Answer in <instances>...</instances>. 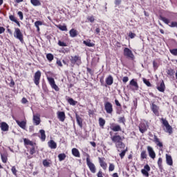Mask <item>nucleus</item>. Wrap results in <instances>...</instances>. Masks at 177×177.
Listing matches in <instances>:
<instances>
[{
    "instance_id": "obj_1",
    "label": "nucleus",
    "mask_w": 177,
    "mask_h": 177,
    "mask_svg": "<svg viewBox=\"0 0 177 177\" xmlns=\"http://www.w3.org/2000/svg\"><path fill=\"white\" fill-rule=\"evenodd\" d=\"M86 164L91 172H92V174H96V166H95V164H93V162H91L89 155H88V157L86 158Z\"/></svg>"
},
{
    "instance_id": "obj_2",
    "label": "nucleus",
    "mask_w": 177,
    "mask_h": 177,
    "mask_svg": "<svg viewBox=\"0 0 177 177\" xmlns=\"http://www.w3.org/2000/svg\"><path fill=\"white\" fill-rule=\"evenodd\" d=\"M14 37L15 38H17V39H19L20 42H23L24 41L23 38V33H21V31L19 29V28H15Z\"/></svg>"
},
{
    "instance_id": "obj_3",
    "label": "nucleus",
    "mask_w": 177,
    "mask_h": 177,
    "mask_svg": "<svg viewBox=\"0 0 177 177\" xmlns=\"http://www.w3.org/2000/svg\"><path fill=\"white\" fill-rule=\"evenodd\" d=\"M161 121H162V124L166 128V132H167V133H169V135H171V133H172V127L169 125L168 120H167V119L162 118Z\"/></svg>"
},
{
    "instance_id": "obj_4",
    "label": "nucleus",
    "mask_w": 177,
    "mask_h": 177,
    "mask_svg": "<svg viewBox=\"0 0 177 177\" xmlns=\"http://www.w3.org/2000/svg\"><path fill=\"white\" fill-rule=\"evenodd\" d=\"M104 110L107 114H113V104H111L110 102H104Z\"/></svg>"
},
{
    "instance_id": "obj_5",
    "label": "nucleus",
    "mask_w": 177,
    "mask_h": 177,
    "mask_svg": "<svg viewBox=\"0 0 177 177\" xmlns=\"http://www.w3.org/2000/svg\"><path fill=\"white\" fill-rule=\"evenodd\" d=\"M111 139L115 145H117V143H120L124 140V138H122L120 135H117V133H115V136H111Z\"/></svg>"
},
{
    "instance_id": "obj_6",
    "label": "nucleus",
    "mask_w": 177,
    "mask_h": 177,
    "mask_svg": "<svg viewBox=\"0 0 177 177\" xmlns=\"http://www.w3.org/2000/svg\"><path fill=\"white\" fill-rule=\"evenodd\" d=\"M41 80V71H37L34 75V79L33 81L35 84V85H37V86H38V85H39V81Z\"/></svg>"
},
{
    "instance_id": "obj_7",
    "label": "nucleus",
    "mask_w": 177,
    "mask_h": 177,
    "mask_svg": "<svg viewBox=\"0 0 177 177\" xmlns=\"http://www.w3.org/2000/svg\"><path fill=\"white\" fill-rule=\"evenodd\" d=\"M47 80H48L51 88H53V89H55V91L58 92L59 88V86H57V85H56V83L55 82V79H53V77H47Z\"/></svg>"
},
{
    "instance_id": "obj_8",
    "label": "nucleus",
    "mask_w": 177,
    "mask_h": 177,
    "mask_svg": "<svg viewBox=\"0 0 177 177\" xmlns=\"http://www.w3.org/2000/svg\"><path fill=\"white\" fill-rule=\"evenodd\" d=\"M70 60L72 64H81V57L78 55L71 56Z\"/></svg>"
},
{
    "instance_id": "obj_9",
    "label": "nucleus",
    "mask_w": 177,
    "mask_h": 177,
    "mask_svg": "<svg viewBox=\"0 0 177 177\" xmlns=\"http://www.w3.org/2000/svg\"><path fill=\"white\" fill-rule=\"evenodd\" d=\"M110 129H111V131H113V132H120L122 131L121 126H120V124H116L115 123L111 124Z\"/></svg>"
},
{
    "instance_id": "obj_10",
    "label": "nucleus",
    "mask_w": 177,
    "mask_h": 177,
    "mask_svg": "<svg viewBox=\"0 0 177 177\" xmlns=\"http://www.w3.org/2000/svg\"><path fill=\"white\" fill-rule=\"evenodd\" d=\"M124 56H127V57H129L130 59H133V57H134L132 50H131L128 48H125L124 49Z\"/></svg>"
},
{
    "instance_id": "obj_11",
    "label": "nucleus",
    "mask_w": 177,
    "mask_h": 177,
    "mask_svg": "<svg viewBox=\"0 0 177 177\" xmlns=\"http://www.w3.org/2000/svg\"><path fill=\"white\" fill-rule=\"evenodd\" d=\"M151 109L153 113L155 114V115H156L157 117L160 115V112H158V110H160V107H158V106H157L154 103H152Z\"/></svg>"
},
{
    "instance_id": "obj_12",
    "label": "nucleus",
    "mask_w": 177,
    "mask_h": 177,
    "mask_svg": "<svg viewBox=\"0 0 177 177\" xmlns=\"http://www.w3.org/2000/svg\"><path fill=\"white\" fill-rule=\"evenodd\" d=\"M147 151L149 153V156L151 158L154 160L156 158V152H154V150L153 149V147L148 146L147 147Z\"/></svg>"
},
{
    "instance_id": "obj_13",
    "label": "nucleus",
    "mask_w": 177,
    "mask_h": 177,
    "mask_svg": "<svg viewBox=\"0 0 177 177\" xmlns=\"http://www.w3.org/2000/svg\"><path fill=\"white\" fill-rule=\"evenodd\" d=\"M150 171V166L149 165H146L144 167V169L141 170V172L144 176L149 177V172Z\"/></svg>"
},
{
    "instance_id": "obj_14",
    "label": "nucleus",
    "mask_w": 177,
    "mask_h": 177,
    "mask_svg": "<svg viewBox=\"0 0 177 177\" xmlns=\"http://www.w3.org/2000/svg\"><path fill=\"white\" fill-rule=\"evenodd\" d=\"M129 85L133 86L132 91H138L139 85L138 84V82L135 81V79H133L130 81Z\"/></svg>"
},
{
    "instance_id": "obj_15",
    "label": "nucleus",
    "mask_w": 177,
    "mask_h": 177,
    "mask_svg": "<svg viewBox=\"0 0 177 177\" xmlns=\"http://www.w3.org/2000/svg\"><path fill=\"white\" fill-rule=\"evenodd\" d=\"M0 128L3 132H8L9 131V125L5 122L0 123Z\"/></svg>"
},
{
    "instance_id": "obj_16",
    "label": "nucleus",
    "mask_w": 177,
    "mask_h": 177,
    "mask_svg": "<svg viewBox=\"0 0 177 177\" xmlns=\"http://www.w3.org/2000/svg\"><path fill=\"white\" fill-rule=\"evenodd\" d=\"M99 162L100 165V167L103 168L104 170L107 169V163L104 162L105 158H98Z\"/></svg>"
},
{
    "instance_id": "obj_17",
    "label": "nucleus",
    "mask_w": 177,
    "mask_h": 177,
    "mask_svg": "<svg viewBox=\"0 0 177 177\" xmlns=\"http://www.w3.org/2000/svg\"><path fill=\"white\" fill-rule=\"evenodd\" d=\"M17 125L20 127L22 129H26V127L27 126V120L19 121L17 120H15Z\"/></svg>"
},
{
    "instance_id": "obj_18",
    "label": "nucleus",
    "mask_w": 177,
    "mask_h": 177,
    "mask_svg": "<svg viewBox=\"0 0 177 177\" xmlns=\"http://www.w3.org/2000/svg\"><path fill=\"white\" fill-rule=\"evenodd\" d=\"M115 145V147L118 150V151H121V150H122V149H125V144H124V142H122V141H121L120 142H118Z\"/></svg>"
},
{
    "instance_id": "obj_19",
    "label": "nucleus",
    "mask_w": 177,
    "mask_h": 177,
    "mask_svg": "<svg viewBox=\"0 0 177 177\" xmlns=\"http://www.w3.org/2000/svg\"><path fill=\"white\" fill-rule=\"evenodd\" d=\"M139 131L141 132V133H145L146 131H147V126H146V124L141 123L139 125Z\"/></svg>"
},
{
    "instance_id": "obj_20",
    "label": "nucleus",
    "mask_w": 177,
    "mask_h": 177,
    "mask_svg": "<svg viewBox=\"0 0 177 177\" xmlns=\"http://www.w3.org/2000/svg\"><path fill=\"white\" fill-rule=\"evenodd\" d=\"M48 147H50V149H55L57 147V144L53 140H50V141H48Z\"/></svg>"
},
{
    "instance_id": "obj_21",
    "label": "nucleus",
    "mask_w": 177,
    "mask_h": 177,
    "mask_svg": "<svg viewBox=\"0 0 177 177\" xmlns=\"http://www.w3.org/2000/svg\"><path fill=\"white\" fill-rule=\"evenodd\" d=\"M33 123L36 125H39V124H41V118H39V115H33Z\"/></svg>"
},
{
    "instance_id": "obj_22",
    "label": "nucleus",
    "mask_w": 177,
    "mask_h": 177,
    "mask_svg": "<svg viewBox=\"0 0 177 177\" xmlns=\"http://www.w3.org/2000/svg\"><path fill=\"white\" fill-rule=\"evenodd\" d=\"M58 118L59 119V121H62L63 122L64 120H66V113L63 111H59L57 113Z\"/></svg>"
},
{
    "instance_id": "obj_23",
    "label": "nucleus",
    "mask_w": 177,
    "mask_h": 177,
    "mask_svg": "<svg viewBox=\"0 0 177 177\" xmlns=\"http://www.w3.org/2000/svg\"><path fill=\"white\" fill-rule=\"evenodd\" d=\"M166 162L167 165H173L174 161L172 160V157L170 155L166 154Z\"/></svg>"
},
{
    "instance_id": "obj_24",
    "label": "nucleus",
    "mask_w": 177,
    "mask_h": 177,
    "mask_svg": "<svg viewBox=\"0 0 177 177\" xmlns=\"http://www.w3.org/2000/svg\"><path fill=\"white\" fill-rule=\"evenodd\" d=\"M157 89L159 92H164L165 91V84L164 83V80H162L160 84L157 87Z\"/></svg>"
},
{
    "instance_id": "obj_25",
    "label": "nucleus",
    "mask_w": 177,
    "mask_h": 177,
    "mask_svg": "<svg viewBox=\"0 0 177 177\" xmlns=\"http://www.w3.org/2000/svg\"><path fill=\"white\" fill-rule=\"evenodd\" d=\"M153 142L159 147H162V142L160 141V139L158 138V137H157V136H153Z\"/></svg>"
},
{
    "instance_id": "obj_26",
    "label": "nucleus",
    "mask_w": 177,
    "mask_h": 177,
    "mask_svg": "<svg viewBox=\"0 0 177 177\" xmlns=\"http://www.w3.org/2000/svg\"><path fill=\"white\" fill-rule=\"evenodd\" d=\"M72 154L75 157H77V158L81 157V155L80 153V151H78V149L77 148L72 149Z\"/></svg>"
},
{
    "instance_id": "obj_27",
    "label": "nucleus",
    "mask_w": 177,
    "mask_h": 177,
    "mask_svg": "<svg viewBox=\"0 0 177 177\" xmlns=\"http://www.w3.org/2000/svg\"><path fill=\"white\" fill-rule=\"evenodd\" d=\"M69 34L72 38H75L78 35V32L77 30L73 28L69 31Z\"/></svg>"
},
{
    "instance_id": "obj_28",
    "label": "nucleus",
    "mask_w": 177,
    "mask_h": 177,
    "mask_svg": "<svg viewBox=\"0 0 177 177\" xmlns=\"http://www.w3.org/2000/svg\"><path fill=\"white\" fill-rule=\"evenodd\" d=\"M113 82H114V79H113V76L109 75L106 79V84L110 86V85H113Z\"/></svg>"
},
{
    "instance_id": "obj_29",
    "label": "nucleus",
    "mask_w": 177,
    "mask_h": 177,
    "mask_svg": "<svg viewBox=\"0 0 177 177\" xmlns=\"http://www.w3.org/2000/svg\"><path fill=\"white\" fill-rule=\"evenodd\" d=\"M43 165L44 167H46V168H48V167H50L52 165V161L50 160H43Z\"/></svg>"
},
{
    "instance_id": "obj_30",
    "label": "nucleus",
    "mask_w": 177,
    "mask_h": 177,
    "mask_svg": "<svg viewBox=\"0 0 177 177\" xmlns=\"http://www.w3.org/2000/svg\"><path fill=\"white\" fill-rule=\"evenodd\" d=\"M76 121L79 127H80V128H82V118L80 117V115H78V114L77 113H76Z\"/></svg>"
},
{
    "instance_id": "obj_31",
    "label": "nucleus",
    "mask_w": 177,
    "mask_h": 177,
    "mask_svg": "<svg viewBox=\"0 0 177 177\" xmlns=\"http://www.w3.org/2000/svg\"><path fill=\"white\" fill-rule=\"evenodd\" d=\"M41 137L40 139H41L42 142H45V140L46 139V135H45V130L41 129L39 131Z\"/></svg>"
},
{
    "instance_id": "obj_32",
    "label": "nucleus",
    "mask_w": 177,
    "mask_h": 177,
    "mask_svg": "<svg viewBox=\"0 0 177 177\" xmlns=\"http://www.w3.org/2000/svg\"><path fill=\"white\" fill-rule=\"evenodd\" d=\"M160 19L162 20V21H163L165 24H169V23H171V21H169L168 18H166L161 15L160 16Z\"/></svg>"
},
{
    "instance_id": "obj_33",
    "label": "nucleus",
    "mask_w": 177,
    "mask_h": 177,
    "mask_svg": "<svg viewBox=\"0 0 177 177\" xmlns=\"http://www.w3.org/2000/svg\"><path fill=\"white\" fill-rule=\"evenodd\" d=\"M30 3L33 6H41V1L39 0H30Z\"/></svg>"
},
{
    "instance_id": "obj_34",
    "label": "nucleus",
    "mask_w": 177,
    "mask_h": 177,
    "mask_svg": "<svg viewBox=\"0 0 177 177\" xmlns=\"http://www.w3.org/2000/svg\"><path fill=\"white\" fill-rule=\"evenodd\" d=\"M24 145H27L29 146H34V142H32V141H31L27 138L24 139Z\"/></svg>"
},
{
    "instance_id": "obj_35",
    "label": "nucleus",
    "mask_w": 177,
    "mask_h": 177,
    "mask_svg": "<svg viewBox=\"0 0 177 177\" xmlns=\"http://www.w3.org/2000/svg\"><path fill=\"white\" fill-rule=\"evenodd\" d=\"M83 44H84L86 46H88L89 48H92L93 46H95V44L91 43V41H84Z\"/></svg>"
},
{
    "instance_id": "obj_36",
    "label": "nucleus",
    "mask_w": 177,
    "mask_h": 177,
    "mask_svg": "<svg viewBox=\"0 0 177 177\" xmlns=\"http://www.w3.org/2000/svg\"><path fill=\"white\" fill-rule=\"evenodd\" d=\"M68 103L71 104V106H75L78 103V102L74 100L73 98L68 99Z\"/></svg>"
},
{
    "instance_id": "obj_37",
    "label": "nucleus",
    "mask_w": 177,
    "mask_h": 177,
    "mask_svg": "<svg viewBox=\"0 0 177 177\" xmlns=\"http://www.w3.org/2000/svg\"><path fill=\"white\" fill-rule=\"evenodd\" d=\"M147 158V153H146V151H142L140 154V159L145 160Z\"/></svg>"
},
{
    "instance_id": "obj_38",
    "label": "nucleus",
    "mask_w": 177,
    "mask_h": 177,
    "mask_svg": "<svg viewBox=\"0 0 177 177\" xmlns=\"http://www.w3.org/2000/svg\"><path fill=\"white\" fill-rule=\"evenodd\" d=\"M99 124H100V127H104V124H106V120H104V119L102 118H100Z\"/></svg>"
},
{
    "instance_id": "obj_39",
    "label": "nucleus",
    "mask_w": 177,
    "mask_h": 177,
    "mask_svg": "<svg viewBox=\"0 0 177 177\" xmlns=\"http://www.w3.org/2000/svg\"><path fill=\"white\" fill-rule=\"evenodd\" d=\"M58 158L59 161H64L66 159V155L64 153H59L58 155Z\"/></svg>"
},
{
    "instance_id": "obj_40",
    "label": "nucleus",
    "mask_w": 177,
    "mask_h": 177,
    "mask_svg": "<svg viewBox=\"0 0 177 177\" xmlns=\"http://www.w3.org/2000/svg\"><path fill=\"white\" fill-rule=\"evenodd\" d=\"M158 165L159 169H162V158H158Z\"/></svg>"
},
{
    "instance_id": "obj_41",
    "label": "nucleus",
    "mask_w": 177,
    "mask_h": 177,
    "mask_svg": "<svg viewBox=\"0 0 177 177\" xmlns=\"http://www.w3.org/2000/svg\"><path fill=\"white\" fill-rule=\"evenodd\" d=\"M127 151H128L127 149H124L123 151H122L120 153H119L120 158H124V157H125V154L127 153Z\"/></svg>"
},
{
    "instance_id": "obj_42",
    "label": "nucleus",
    "mask_w": 177,
    "mask_h": 177,
    "mask_svg": "<svg viewBox=\"0 0 177 177\" xmlns=\"http://www.w3.org/2000/svg\"><path fill=\"white\" fill-rule=\"evenodd\" d=\"M58 28L59 30H61V31H67V26L66 25H59Z\"/></svg>"
},
{
    "instance_id": "obj_43",
    "label": "nucleus",
    "mask_w": 177,
    "mask_h": 177,
    "mask_svg": "<svg viewBox=\"0 0 177 177\" xmlns=\"http://www.w3.org/2000/svg\"><path fill=\"white\" fill-rule=\"evenodd\" d=\"M46 58L49 62H52V60H53V55L48 53L46 55Z\"/></svg>"
},
{
    "instance_id": "obj_44",
    "label": "nucleus",
    "mask_w": 177,
    "mask_h": 177,
    "mask_svg": "<svg viewBox=\"0 0 177 177\" xmlns=\"http://www.w3.org/2000/svg\"><path fill=\"white\" fill-rule=\"evenodd\" d=\"M1 160H2L3 162H4V164H6V162H7V161H8V158L6 157V156L1 153Z\"/></svg>"
},
{
    "instance_id": "obj_45",
    "label": "nucleus",
    "mask_w": 177,
    "mask_h": 177,
    "mask_svg": "<svg viewBox=\"0 0 177 177\" xmlns=\"http://www.w3.org/2000/svg\"><path fill=\"white\" fill-rule=\"evenodd\" d=\"M119 122L125 125V117L123 116V117L119 118Z\"/></svg>"
},
{
    "instance_id": "obj_46",
    "label": "nucleus",
    "mask_w": 177,
    "mask_h": 177,
    "mask_svg": "<svg viewBox=\"0 0 177 177\" xmlns=\"http://www.w3.org/2000/svg\"><path fill=\"white\" fill-rule=\"evenodd\" d=\"M143 82L144 84H145V85H147V86H151V84L150 83V82L146 79H143Z\"/></svg>"
},
{
    "instance_id": "obj_47",
    "label": "nucleus",
    "mask_w": 177,
    "mask_h": 177,
    "mask_svg": "<svg viewBox=\"0 0 177 177\" xmlns=\"http://www.w3.org/2000/svg\"><path fill=\"white\" fill-rule=\"evenodd\" d=\"M169 27L174 28L176 27L177 28V22L176 21H172L170 24H169Z\"/></svg>"
},
{
    "instance_id": "obj_48",
    "label": "nucleus",
    "mask_w": 177,
    "mask_h": 177,
    "mask_svg": "<svg viewBox=\"0 0 177 177\" xmlns=\"http://www.w3.org/2000/svg\"><path fill=\"white\" fill-rule=\"evenodd\" d=\"M9 19L11 21H14V23H15L17 21V19L15 18V15H10Z\"/></svg>"
},
{
    "instance_id": "obj_49",
    "label": "nucleus",
    "mask_w": 177,
    "mask_h": 177,
    "mask_svg": "<svg viewBox=\"0 0 177 177\" xmlns=\"http://www.w3.org/2000/svg\"><path fill=\"white\" fill-rule=\"evenodd\" d=\"M11 171H12L13 175H15V176H16V175H17V170L16 169V167L13 166L11 169Z\"/></svg>"
},
{
    "instance_id": "obj_50",
    "label": "nucleus",
    "mask_w": 177,
    "mask_h": 177,
    "mask_svg": "<svg viewBox=\"0 0 177 177\" xmlns=\"http://www.w3.org/2000/svg\"><path fill=\"white\" fill-rule=\"evenodd\" d=\"M170 53H171V55H174V56H177V48L170 50Z\"/></svg>"
},
{
    "instance_id": "obj_51",
    "label": "nucleus",
    "mask_w": 177,
    "mask_h": 177,
    "mask_svg": "<svg viewBox=\"0 0 177 177\" xmlns=\"http://www.w3.org/2000/svg\"><path fill=\"white\" fill-rule=\"evenodd\" d=\"M58 45L59 46H67V44H66L64 41H58Z\"/></svg>"
},
{
    "instance_id": "obj_52",
    "label": "nucleus",
    "mask_w": 177,
    "mask_h": 177,
    "mask_svg": "<svg viewBox=\"0 0 177 177\" xmlns=\"http://www.w3.org/2000/svg\"><path fill=\"white\" fill-rule=\"evenodd\" d=\"M87 20H88L90 23H93V21H95V17L93 16L88 17Z\"/></svg>"
},
{
    "instance_id": "obj_53",
    "label": "nucleus",
    "mask_w": 177,
    "mask_h": 177,
    "mask_svg": "<svg viewBox=\"0 0 177 177\" xmlns=\"http://www.w3.org/2000/svg\"><path fill=\"white\" fill-rule=\"evenodd\" d=\"M114 169H115L114 165L112 164V163H111V164L109 165V171L110 172H111V171H113L114 170Z\"/></svg>"
},
{
    "instance_id": "obj_54",
    "label": "nucleus",
    "mask_w": 177,
    "mask_h": 177,
    "mask_svg": "<svg viewBox=\"0 0 177 177\" xmlns=\"http://www.w3.org/2000/svg\"><path fill=\"white\" fill-rule=\"evenodd\" d=\"M129 38H131V39H133V38H134L135 37H136V34L132 32H129Z\"/></svg>"
},
{
    "instance_id": "obj_55",
    "label": "nucleus",
    "mask_w": 177,
    "mask_h": 177,
    "mask_svg": "<svg viewBox=\"0 0 177 177\" xmlns=\"http://www.w3.org/2000/svg\"><path fill=\"white\" fill-rule=\"evenodd\" d=\"M153 67L154 70H157V68H158V64L156 61L153 62Z\"/></svg>"
},
{
    "instance_id": "obj_56",
    "label": "nucleus",
    "mask_w": 177,
    "mask_h": 177,
    "mask_svg": "<svg viewBox=\"0 0 177 177\" xmlns=\"http://www.w3.org/2000/svg\"><path fill=\"white\" fill-rule=\"evenodd\" d=\"M35 27H39V26H42V21H37L35 22Z\"/></svg>"
},
{
    "instance_id": "obj_57",
    "label": "nucleus",
    "mask_w": 177,
    "mask_h": 177,
    "mask_svg": "<svg viewBox=\"0 0 177 177\" xmlns=\"http://www.w3.org/2000/svg\"><path fill=\"white\" fill-rule=\"evenodd\" d=\"M174 69H169L167 71L168 75L172 76V75H174Z\"/></svg>"
},
{
    "instance_id": "obj_58",
    "label": "nucleus",
    "mask_w": 177,
    "mask_h": 177,
    "mask_svg": "<svg viewBox=\"0 0 177 177\" xmlns=\"http://www.w3.org/2000/svg\"><path fill=\"white\" fill-rule=\"evenodd\" d=\"M17 15L19 17L20 20H23V19H24L23 12L21 11H19L17 12Z\"/></svg>"
},
{
    "instance_id": "obj_59",
    "label": "nucleus",
    "mask_w": 177,
    "mask_h": 177,
    "mask_svg": "<svg viewBox=\"0 0 177 177\" xmlns=\"http://www.w3.org/2000/svg\"><path fill=\"white\" fill-rule=\"evenodd\" d=\"M128 81H129V78L128 77L126 76L123 77L122 82H124V84H127Z\"/></svg>"
},
{
    "instance_id": "obj_60",
    "label": "nucleus",
    "mask_w": 177,
    "mask_h": 177,
    "mask_svg": "<svg viewBox=\"0 0 177 177\" xmlns=\"http://www.w3.org/2000/svg\"><path fill=\"white\" fill-rule=\"evenodd\" d=\"M30 154L32 156V154H35V147H32L31 149L30 150Z\"/></svg>"
},
{
    "instance_id": "obj_61",
    "label": "nucleus",
    "mask_w": 177,
    "mask_h": 177,
    "mask_svg": "<svg viewBox=\"0 0 177 177\" xmlns=\"http://www.w3.org/2000/svg\"><path fill=\"white\" fill-rule=\"evenodd\" d=\"M21 103H23V104H26V103H28V100H27V98L23 97L21 100Z\"/></svg>"
},
{
    "instance_id": "obj_62",
    "label": "nucleus",
    "mask_w": 177,
    "mask_h": 177,
    "mask_svg": "<svg viewBox=\"0 0 177 177\" xmlns=\"http://www.w3.org/2000/svg\"><path fill=\"white\" fill-rule=\"evenodd\" d=\"M115 104L118 106V107H121V104L118 101V100H115Z\"/></svg>"
},
{
    "instance_id": "obj_63",
    "label": "nucleus",
    "mask_w": 177,
    "mask_h": 177,
    "mask_svg": "<svg viewBox=\"0 0 177 177\" xmlns=\"http://www.w3.org/2000/svg\"><path fill=\"white\" fill-rule=\"evenodd\" d=\"M97 177H103V172H102V170H100L98 173L97 174Z\"/></svg>"
},
{
    "instance_id": "obj_64",
    "label": "nucleus",
    "mask_w": 177,
    "mask_h": 177,
    "mask_svg": "<svg viewBox=\"0 0 177 177\" xmlns=\"http://www.w3.org/2000/svg\"><path fill=\"white\" fill-rule=\"evenodd\" d=\"M5 32V28L0 26V34H3Z\"/></svg>"
}]
</instances>
